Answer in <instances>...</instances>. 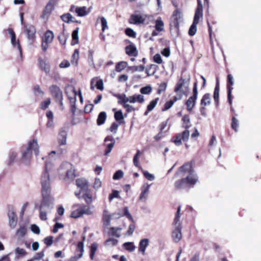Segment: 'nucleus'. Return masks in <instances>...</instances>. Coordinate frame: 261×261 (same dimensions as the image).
<instances>
[{
	"instance_id": "1",
	"label": "nucleus",
	"mask_w": 261,
	"mask_h": 261,
	"mask_svg": "<svg viewBox=\"0 0 261 261\" xmlns=\"http://www.w3.org/2000/svg\"><path fill=\"white\" fill-rule=\"evenodd\" d=\"M41 185L42 201L40 206V210L43 206H49L51 202L52 198L50 195L51 187L50 177L47 170V164L46 163L45 170L43 172L40 178Z\"/></svg>"
},
{
	"instance_id": "2",
	"label": "nucleus",
	"mask_w": 261,
	"mask_h": 261,
	"mask_svg": "<svg viewBox=\"0 0 261 261\" xmlns=\"http://www.w3.org/2000/svg\"><path fill=\"white\" fill-rule=\"evenodd\" d=\"M34 150L35 154L38 155L39 153V147L37 139H33L29 142L26 150L22 151L21 161L30 162L31 158L32 151Z\"/></svg>"
},
{
	"instance_id": "3",
	"label": "nucleus",
	"mask_w": 261,
	"mask_h": 261,
	"mask_svg": "<svg viewBox=\"0 0 261 261\" xmlns=\"http://www.w3.org/2000/svg\"><path fill=\"white\" fill-rule=\"evenodd\" d=\"M93 213L91 208L88 205L74 204L71 208L70 217L78 218L84 215H90Z\"/></svg>"
},
{
	"instance_id": "4",
	"label": "nucleus",
	"mask_w": 261,
	"mask_h": 261,
	"mask_svg": "<svg viewBox=\"0 0 261 261\" xmlns=\"http://www.w3.org/2000/svg\"><path fill=\"white\" fill-rule=\"evenodd\" d=\"M190 77L184 79L181 77L178 82L176 83L174 88V92L179 96L181 98L183 95L188 91L190 85Z\"/></svg>"
},
{
	"instance_id": "5",
	"label": "nucleus",
	"mask_w": 261,
	"mask_h": 261,
	"mask_svg": "<svg viewBox=\"0 0 261 261\" xmlns=\"http://www.w3.org/2000/svg\"><path fill=\"white\" fill-rule=\"evenodd\" d=\"M190 136L189 130L186 129L181 133L177 134L175 137L173 138L171 141L176 145L180 146L182 144V140L187 142Z\"/></svg>"
},
{
	"instance_id": "6",
	"label": "nucleus",
	"mask_w": 261,
	"mask_h": 261,
	"mask_svg": "<svg viewBox=\"0 0 261 261\" xmlns=\"http://www.w3.org/2000/svg\"><path fill=\"white\" fill-rule=\"evenodd\" d=\"M198 96L197 83H194L193 89V95L190 96L186 101V105L188 111H191L194 108Z\"/></svg>"
},
{
	"instance_id": "7",
	"label": "nucleus",
	"mask_w": 261,
	"mask_h": 261,
	"mask_svg": "<svg viewBox=\"0 0 261 261\" xmlns=\"http://www.w3.org/2000/svg\"><path fill=\"white\" fill-rule=\"evenodd\" d=\"M68 90H70L72 92V96H68V99L70 101L71 107L72 111H74L75 109V103H76V96L77 95H79L81 102L82 103L83 101V98L81 90L80 89L78 91V93L75 91L74 88L71 87H68Z\"/></svg>"
},
{
	"instance_id": "8",
	"label": "nucleus",
	"mask_w": 261,
	"mask_h": 261,
	"mask_svg": "<svg viewBox=\"0 0 261 261\" xmlns=\"http://www.w3.org/2000/svg\"><path fill=\"white\" fill-rule=\"evenodd\" d=\"M49 89L56 101L59 102L61 106H63V95L59 87L56 85H53L50 87Z\"/></svg>"
},
{
	"instance_id": "9",
	"label": "nucleus",
	"mask_w": 261,
	"mask_h": 261,
	"mask_svg": "<svg viewBox=\"0 0 261 261\" xmlns=\"http://www.w3.org/2000/svg\"><path fill=\"white\" fill-rule=\"evenodd\" d=\"M76 185L80 189V191L79 192H75L74 194L78 198H81V192L89 188L88 183L85 178H81L76 180Z\"/></svg>"
},
{
	"instance_id": "10",
	"label": "nucleus",
	"mask_w": 261,
	"mask_h": 261,
	"mask_svg": "<svg viewBox=\"0 0 261 261\" xmlns=\"http://www.w3.org/2000/svg\"><path fill=\"white\" fill-rule=\"evenodd\" d=\"M174 229L172 232V238L174 243H178L182 238L181 225H173Z\"/></svg>"
},
{
	"instance_id": "11",
	"label": "nucleus",
	"mask_w": 261,
	"mask_h": 261,
	"mask_svg": "<svg viewBox=\"0 0 261 261\" xmlns=\"http://www.w3.org/2000/svg\"><path fill=\"white\" fill-rule=\"evenodd\" d=\"M151 184L147 183L144 184L141 188V193L139 198V200L145 202L148 198L149 189L151 187Z\"/></svg>"
},
{
	"instance_id": "12",
	"label": "nucleus",
	"mask_w": 261,
	"mask_h": 261,
	"mask_svg": "<svg viewBox=\"0 0 261 261\" xmlns=\"http://www.w3.org/2000/svg\"><path fill=\"white\" fill-rule=\"evenodd\" d=\"M54 39L53 33L50 31H47L44 34V37L43 39L42 43V49L44 51H45L48 46V44L50 43Z\"/></svg>"
},
{
	"instance_id": "13",
	"label": "nucleus",
	"mask_w": 261,
	"mask_h": 261,
	"mask_svg": "<svg viewBox=\"0 0 261 261\" xmlns=\"http://www.w3.org/2000/svg\"><path fill=\"white\" fill-rule=\"evenodd\" d=\"M54 9V3L53 1H50L43 10L41 17L44 19L47 20L51 14Z\"/></svg>"
},
{
	"instance_id": "14",
	"label": "nucleus",
	"mask_w": 261,
	"mask_h": 261,
	"mask_svg": "<svg viewBox=\"0 0 261 261\" xmlns=\"http://www.w3.org/2000/svg\"><path fill=\"white\" fill-rule=\"evenodd\" d=\"M8 32L10 35L11 36V44L14 47L18 49L20 55H22V50L20 46V45L19 44V42L18 40H16V36L15 33L14 31L11 29H8Z\"/></svg>"
},
{
	"instance_id": "15",
	"label": "nucleus",
	"mask_w": 261,
	"mask_h": 261,
	"mask_svg": "<svg viewBox=\"0 0 261 261\" xmlns=\"http://www.w3.org/2000/svg\"><path fill=\"white\" fill-rule=\"evenodd\" d=\"M189 187H193L198 181V178L195 171L189 174L185 178Z\"/></svg>"
},
{
	"instance_id": "16",
	"label": "nucleus",
	"mask_w": 261,
	"mask_h": 261,
	"mask_svg": "<svg viewBox=\"0 0 261 261\" xmlns=\"http://www.w3.org/2000/svg\"><path fill=\"white\" fill-rule=\"evenodd\" d=\"M126 216L130 220H132L133 218L130 214L129 213L128 208L127 207H125L123 209H119L117 212L113 214L114 218H118L120 217Z\"/></svg>"
},
{
	"instance_id": "17",
	"label": "nucleus",
	"mask_w": 261,
	"mask_h": 261,
	"mask_svg": "<svg viewBox=\"0 0 261 261\" xmlns=\"http://www.w3.org/2000/svg\"><path fill=\"white\" fill-rule=\"evenodd\" d=\"M173 20L171 22L170 25L171 27H174L175 29H178L179 23L181 19V13L178 10H176L173 14Z\"/></svg>"
},
{
	"instance_id": "18",
	"label": "nucleus",
	"mask_w": 261,
	"mask_h": 261,
	"mask_svg": "<svg viewBox=\"0 0 261 261\" xmlns=\"http://www.w3.org/2000/svg\"><path fill=\"white\" fill-rule=\"evenodd\" d=\"M145 20V17L139 14H134L131 15L129 22L131 24H138L143 23Z\"/></svg>"
},
{
	"instance_id": "19",
	"label": "nucleus",
	"mask_w": 261,
	"mask_h": 261,
	"mask_svg": "<svg viewBox=\"0 0 261 261\" xmlns=\"http://www.w3.org/2000/svg\"><path fill=\"white\" fill-rule=\"evenodd\" d=\"M84 251V245L83 242H79L77 245L76 252H79V254H76L74 256L71 258L72 261H75L77 259L81 258L83 256V252Z\"/></svg>"
},
{
	"instance_id": "20",
	"label": "nucleus",
	"mask_w": 261,
	"mask_h": 261,
	"mask_svg": "<svg viewBox=\"0 0 261 261\" xmlns=\"http://www.w3.org/2000/svg\"><path fill=\"white\" fill-rule=\"evenodd\" d=\"M194 170L192 167L190 163H186L183 166L180 167L178 171L176 173L177 174H189L193 172Z\"/></svg>"
},
{
	"instance_id": "21",
	"label": "nucleus",
	"mask_w": 261,
	"mask_h": 261,
	"mask_svg": "<svg viewBox=\"0 0 261 261\" xmlns=\"http://www.w3.org/2000/svg\"><path fill=\"white\" fill-rule=\"evenodd\" d=\"M83 194V198L88 204H90L93 201V196L90 190L88 188L81 192Z\"/></svg>"
},
{
	"instance_id": "22",
	"label": "nucleus",
	"mask_w": 261,
	"mask_h": 261,
	"mask_svg": "<svg viewBox=\"0 0 261 261\" xmlns=\"http://www.w3.org/2000/svg\"><path fill=\"white\" fill-rule=\"evenodd\" d=\"M25 32L27 33L29 39H33L35 37L36 29L33 25L25 26Z\"/></svg>"
},
{
	"instance_id": "23",
	"label": "nucleus",
	"mask_w": 261,
	"mask_h": 261,
	"mask_svg": "<svg viewBox=\"0 0 261 261\" xmlns=\"http://www.w3.org/2000/svg\"><path fill=\"white\" fill-rule=\"evenodd\" d=\"M75 12L78 16L83 17L87 15L90 12V8L87 9L85 6L77 7L75 8Z\"/></svg>"
},
{
	"instance_id": "24",
	"label": "nucleus",
	"mask_w": 261,
	"mask_h": 261,
	"mask_svg": "<svg viewBox=\"0 0 261 261\" xmlns=\"http://www.w3.org/2000/svg\"><path fill=\"white\" fill-rule=\"evenodd\" d=\"M149 239H143L140 240L139 244V251L144 254L146 248L149 245Z\"/></svg>"
},
{
	"instance_id": "25",
	"label": "nucleus",
	"mask_w": 261,
	"mask_h": 261,
	"mask_svg": "<svg viewBox=\"0 0 261 261\" xmlns=\"http://www.w3.org/2000/svg\"><path fill=\"white\" fill-rule=\"evenodd\" d=\"M58 141L60 145L65 144V128L62 127L58 135Z\"/></svg>"
},
{
	"instance_id": "26",
	"label": "nucleus",
	"mask_w": 261,
	"mask_h": 261,
	"mask_svg": "<svg viewBox=\"0 0 261 261\" xmlns=\"http://www.w3.org/2000/svg\"><path fill=\"white\" fill-rule=\"evenodd\" d=\"M27 232V226L24 225L20 226L17 230L15 236L19 238H23L24 237Z\"/></svg>"
},
{
	"instance_id": "27",
	"label": "nucleus",
	"mask_w": 261,
	"mask_h": 261,
	"mask_svg": "<svg viewBox=\"0 0 261 261\" xmlns=\"http://www.w3.org/2000/svg\"><path fill=\"white\" fill-rule=\"evenodd\" d=\"M202 11L203 10H201V8H200V9L199 8L196 9L193 22V23L197 24L199 23L200 19L202 18L203 16Z\"/></svg>"
},
{
	"instance_id": "28",
	"label": "nucleus",
	"mask_w": 261,
	"mask_h": 261,
	"mask_svg": "<svg viewBox=\"0 0 261 261\" xmlns=\"http://www.w3.org/2000/svg\"><path fill=\"white\" fill-rule=\"evenodd\" d=\"M175 186L177 189H185L189 187L185 178L176 181L175 182Z\"/></svg>"
},
{
	"instance_id": "29",
	"label": "nucleus",
	"mask_w": 261,
	"mask_h": 261,
	"mask_svg": "<svg viewBox=\"0 0 261 261\" xmlns=\"http://www.w3.org/2000/svg\"><path fill=\"white\" fill-rule=\"evenodd\" d=\"M159 98H156L154 100L150 101L149 104L147 106V111L145 112L144 114L145 115H147L148 112L151 111L154 108L159 101Z\"/></svg>"
},
{
	"instance_id": "30",
	"label": "nucleus",
	"mask_w": 261,
	"mask_h": 261,
	"mask_svg": "<svg viewBox=\"0 0 261 261\" xmlns=\"http://www.w3.org/2000/svg\"><path fill=\"white\" fill-rule=\"evenodd\" d=\"M211 103V95L208 93L205 94L201 100V105L203 106L210 105Z\"/></svg>"
},
{
	"instance_id": "31",
	"label": "nucleus",
	"mask_w": 261,
	"mask_h": 261,
	"mask_svg": "<svg viewBox=\"0 0 261 261\" xmlns=\"http://www.w3.org/2000/svg\"><path fill=\"white\" fill-rule=\"evenodd\" d=\"M79 28H77L74 30L72 33V42L71 45H74L79 42Z\"/></svg>"
},
{
	"instance_id": "32",
	"label": "nucleus",
	"mask_w": 261,
	"mask_h": 261,
	"mask_svg": "<svg viewBox=\"0 0 261 261\" xmlns=\"http://www.w3.org/2000/svg\"><path fill=\"white\" fill-rule=\"evenodd\" d=\"M126 54L129 56H135L137 54L136 48L134 45H129L125 47Z\"/></svg>"
},
{
	"instance_id": "33",
	"label": "nucleus",
	"mask_w": 261,
	"mask_h": 261,
	"mask_svg": "<svg viewBox=\"0 0 261 261\" xmlns=\"http://www.w3.org/2000/svg\"><path fill=\"white\" fill-rule=\"evenodd\" d=\"M164 27V23L162 20L161 17H159L155 21V28L156 31L161 32L163 31Z\"/></svg>"
},
{
	"instance_id": "34",
	"label": "nucleus",
	"mask_w": 261,
	"mask_h": 261,
	"mask_svg": "<svg viewBox=\"0 0 261 261\" xmlns=\"http://www.w3.org/2000/svg\"><path fill=\"white\" fill-rule=\"evenodd\" d=\"M106 113L105 112H100L98 116L97 119V123L98 125H100L103 124L106 119Z\"/></svg>"
},
{
	"instance_id": "35",
	"label": "nucleus",
	"mask_w": 261,
	"mask_h": 261,
	"mask_svg": "<svg viewBox=\"0 0 261 261\" xmlns=\"http://www.w3.org/2000/svg\"><path fill=\"white\" fill-rule=\"evenodd\" d=\"M180 210L181 206H179L177 208V211L175 214V217L174 218V221L173 222L172 225H181V223L180 222Z\"/></svg>"
},
{
	"instance_id": "36",
	"label": "nucleus",
	"mask_w": 261,
	"mask_h": 261,
	"mask_svg": "<svg viewBox=\"0 0 261 261\" xmlns=\"http://www.w3.org/2000/svg\"><path fill=\"white\" fill-rule=\"evenodd\" d=\"M17 154L14 151H10L9 155V159L8 161V164L11 165L16 160Z\"/></svg>"
},
{
	"instance_id": "37",
	"label": "nucleus",
	"mask_w": 261,
	"mask_h": 261,
	"mask_svg": "<svg viewBox=\"0 0 261 261\" xmlns=\"http://www.w3.org/2000/svg\"><path fill=\"white\" fill-rule=\"evenodd\" d=\"M114 218L113 214L111 215L107 210H105L103 213V220L106 224H108L111 219Z\"/></svg>"
},
{
	"instance_id": "38",
	"label": "nucleus",
	"mask_w": 261,
	"mask_h": 261,
	"mask_svg": "<svg viewBox=\"0 0 261 261\" xmlns=\"http://www.w3.org/2000/svg\"><path fill=\"white\" fill-rule=\"evenodd\" d=\"M98 248V244L96 243H94L91 244L90 248V257L91 259L93 260L94 257L95 252L96 251Z\"/></svg>"
},
{
	"instance_id": "39",
	"label": "nucleus",
	"mask_w": 261,
	"mask_h": 261,
	"mask_svg": "<svg viewBox=\"0 0 261 261\" xmlns=\"http://www.w3.org/2000/svg\"><path fill=\"white\" fill-rule=\"evenodd\" d=\"M116 97L118 98V103L122 105L123 106L124 104H126V100H127V97L125 94H118Z\"/></svg>"
},
{
	"instance_id": "40",
	"label": "nucleus",
	"mask_w": 261,
	"mask_h": 261,
	"mask_svg": "<svg viewBox=\"0 0 261 261\" xmlns=\"http://www.w3.org/2000/svg\"><path fill=\"white\" fill-rule=\"evenodd\" d=\"M99 19H100L101 21V30L102 32H104L106 30L109 29L107 20L104 17H99L97 19V21Z\"/></svg>"
},
{
	"instance_id": "41",
	"label": "nucleus",
	"mask_w": 261,
	"mask_h": 261,
	"mask_svg": "<svg viewBox=\"0 0 261 261\" xmlns=\"http://www.w3.org/2000/svg\"><path fill=\"white\" fill-rule=\"evenodd\" d=\"M123 246L126 250L130 252L134 251L136 249V246L133 242H126L123 244Z\"/></svg>"
},
{
	"instance_id": "42",
	"label": "nucleus",
	"mask_w": 261,
	"mask_h": 261,
	"mask_svg": "<svg viewBox=\"0 0 261 261\" xmlns=\"http://www.w3.org/2000/svg\"><path fill=\"white\" fill-rule=\"evenodd\" d=\"M184 122V127L186 128H188L191 126L190 119L188 115H185L182 119Z\"/></svg>"
},
{
	"instance_id": "43",
	"label": "nucleus",
	"mask_w": 261,
	"mask_h": 261,
	"mask_svg": "<svg viewBox=\"0 0 261 261\" xmlns=\"http://www.w3.org/2000/svg\"><path fill=\"white\" fill-rule=\"evenodd\" d=\"M96 80L95 81V86L98 90L102 91L103 90V81L101 79H98V77H95Z\"/></svg>"
},
{
	"instance_id": "44",
	"label": "nucleus",
	"mask_w": 261,
	"mask_h": 261,
	"mask_svg": "<svg viewBox=\"0 0 261 261\" xmlns=\"http://www.w3.org/2000/svg\"><path fill=\"white\" fill-rule=\"evenodd\" d=\"M121 229L120 228H114L112 227L110 229V233L113 236H115L116 237H119L120 234V232Z\"/></svg>"
},
{
	"instance_id": "45",
	"label": "nucleus",
	"mask_w": 261,
	"mask_h": 261,
	"mask_svg": "<svg viewBox=\"0 0 261 261\" xmlns=\"http://www.w3.org/2000/svg\"><path fill=\"white\" fill-rule=\"evenodd\" d=\"M50 104V98H47L40 103V108L43 110H45L48 108Z\"/></svg>"
},
{
	"instance_id": "46",
	"label": "nucleus",
	"mask_w": 261,
	"mask_h": 261,
	"mask_svg": "<svg viewBox=\"0 0 261 261\" xmlns=\"http://www.w3.org/2000/svg\"><path fill=\"white\" fill-rule=\"evenodd\" d=\"M239 127V121L238 120L235 118L232 117V123H231V128L234 129L236 132H238V128Z\"/></svg>"
},
{
	"instance_id": "47",
	"label": "nucleus",
	"mask_w": 261,
	"mask_h": 261,
	"mask_svg": "<svg viewBox=\"0 0 261 261\" xmlns=\"http://www.w3.org/2000/svg\"><path fill=\"white\" fill-rule=\"evenodd\" d=\"M115 198H120L119 192L117 190L112 191V193L109 195V200L110 201H112Z\"/></svg>"
},
{
	"instance_id": "48",
	"label": "nucleus",
	"mask_w": 261,
	"mask_h": 261,
	"mask_svg": "<svg viewBox=\"0 0 261 261\" xmlns=\"http://www.w3.org/2000/svg\"><path fill=\"white\" fill-rule=\"evenodd\" d=\"M115 144L114 142L110 143L106 145V147L105 150V155H108L112 150Z\"/></svg>"
},
{
	"instance_id": "49",
	"label": "nucleus",
	"mask_w": 261,
	"mask_h": 261,
	"mask_svg": "<svg viewBox=\"0 0 261 261\" xmlns=\"http://www.w3.org/2000/svg\"><path fill=\"white\" fill-rule=\"evenodd\" d=\"M197 24L192 23L189 30L190 36H193L195 35L197 31Z\"/></svg>"
},
{
	"instance_id": "50",
	"label": "nucleus",
	"mask_w": 261,
	"mask_h": 261,
	"mask_svg": "<svg viewBox=\"0 0 261 261\" xmlns=\"http://www.w3.org/2000/svg\"><path fill=\"white\" fill-rule=\"evenodd\" d=\"M9 218H16L17 216L13 206H9L8 212Z\"/></svg>"
},
{
	"instance_id": "51",
	"label": "nucleus",
	"mask_w": 261,
	"mask_h": 261,
	"mask_svg": "<svg viewBox=\"0 0 261 261\" xmlns=\"http://www.w3.org/2000/svg\"><path fill=\"white\" fill-rule=\"evenodd\" d=\"M17 223V217L9 218V224L11 228H14Z\"/></svg>"
},
{
	"instance_id": "52",
	"label": "nucleus",
	"mask_w": 261,
	"mask_h": 261,
	"mask_svg": "<svg viewBox=\"0 0 261 261\" xmlns=\"http://www.w3.org/2000/svg\"><path fill=\"white\" fill-rule=\"evenodd\" d=\"M152 90V88L150 86L144 87L140 89V92L143 94H148Z\"/></svg>"
},
{
	"instance_id": "53",
	"label": "nucleus",
	"mask_w": 261,
	"mask_h": 261,
	"mask_svg": "<svg viewBox=\"0 0 261 261\" xmlns=\"http://www.w3.org/2000/svg\"><path fill=\"white\" fill-rule=\"evenodd\" d=\"M79 57V52L77 49H75L74 51L73 54L72 56V60L71 62L72 64H77V60Z\"/></svg>"
},
{
	"instance_id": "54",
	"label": "nucleus",
	"mask_w": 261,
	"mask_h": 261,
	"mask_svg": "<svg viewBox=\"0 0 261 261\" xmlns=\"http://www.w3.org/2000/svg\"><path fill=\"white\" fill-rule=\"evenodd\" d=\"M114 117L116 121H120L123 119L122 111L120 110L115 113Z\"/></svg>"
},
{
	"instance_id": "55",
	"label": "nucleus",
	"mask_w": 261,
	"mask_h": 261,
	"mask_svg": "<svg viewBox=\"0 0 261 261\" xmlns=\"http://www.w3.org/2000/svg\"><path fill=\"white\" fill-rule=\"evenodd\" d=\"M75 177L74 169L72 168H71L67 172H66V177H68L70 179H73Z\"/></svg>"
},
{
	"instance_id": "56",
	"label": "nucleus",
	"mask_w": 261,
	"mask_h": 261,
	"mask_svg": "<svg viewBox=\"0 0 261 261\" xmlns=\"http://www.w3.org/2000/svg\"><path fill=\"white\" fill-rule=\"evenodd\" d=\"M166 88H167V84L166 83L163 82V83H161L159 85V87L158 88V92H157L158 94H160L162 92H164L166 90Z\"/></svg>"
},
{
	"instance_id": "57",
	"label": "nucleus",
	"mask_w": 261,
	"mask_h": 261,
	"mask_svg": "<svg viewBox=\"0 0 261 261\" xmlns=\"http://www.w3.org/2000/svg\"><path fill=\"white\" fill-rule=\"evenodd\" d=\"M123 175V171L122 170H119L114 173L113 178L115 180H117L122 177Z\"/></svg>"
},
{
	"instance_id": "58",
	"label": "nucleus",
	"mask_w": 261,
	"mask_h": 261,
	"mask_svg": "<svg viewBox=\"0 0 261 261\" xmlns=\"http://www.w3.org/2000/svg\"><path fill=\"white\" fill-rule=\"evenodd\" d=\"M144 176L149 180L152 181L154 179L155 177L153 174L149 173L147 171H143Z\"/></svg>"
},
{
	"instance_id": "59",
	"label": "nucleus",
	"mask_w": 261,
	"mask_h": 261,
	"mask_svg": "<svg viewBox=\"0 0 261 261\" xmlns=\"http://www.w3.org/2000/svg\"><path fill=\"white\" fill-rule=\"evenodd\" d=\"M126 34L131 37L135 38L136 36V33L133 30L130 28H127L125 30Z\"/></svg>"
},
{
	"instance_id": "60",
	"label": "nucleus",
	"mask_w": 261,
	"mask_h": 261,
	"mask_svg": "<svg viewBox=\"0 0 261 261\" xmlns=\"http://www.w3.org/2000/svg\"><path fill=\"white\" fill-rule=\"evenodd\" d=\"M174 104V101H171V100L166 102L164 108L162 109L163 111H165L169 110L171 108Z\"/></svg>"
},
{
	"instance_id": "61",
	"label": "nucleus",
	"mask_w": 261,
	"mask_h": 261,
	"mask_svg": "<svg viewBox=\"0 0 261 261\" xmlns=\"http://www.w3.org/2000/svg\"><path fill=\"white\" fill-rule=\"evenodd\" d=\"M31 229L34 233L39 234L40 233V228L36 224H32L31 226Z\"/></svg>"
},
{
	"instance_id": "62",
	"label": "nucleus",
	"mask_w": 261,
	"mask_h": 261,
	"mask_svg": "<svg viewBox=\"0 0 261 261\" xmlns=\"http://www.w3.org/2000/svg\"><path fill=\"white\" fill-rule=\"evenodd\" d=\"M232 88L228 86L227 87V97H228V101L229 103L231 105L232 104V99H231V91L232 90Z\"/></svg>"
},
{
	"instance_id": "63",
	"label": "nucleus",
	"mask_w": 261,
	"mask_h": 261,
	"mask_svg": "<svg viewBox=\"0 0 261 261\" xmlns=\"http://www.w3.org/2000/svg\"><path fill=\"white\" fill-rule=\"evenodd\" d=\"M44 243L47 246H50L53 243V237L51 236L47 237L44 239Z\"/></svg>"
},
{
	"instance_id": "64",
	"label": "nucleus",
	"mask_w": 261,
	"mask_h": 261,
	"mask_svg": "<svg viewBox=\"0 0 261 261\" xmlns=\"http://www.w3.org/2000/svg\"><path fill=\"white\" fill-rule=\"evenodd\" d=\"M119 125V124L116 123V122H113L110 127V130L114 134H116L117 133V130Z\"/></svg>"
}]
</instances>
